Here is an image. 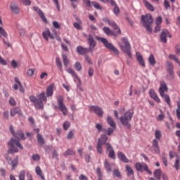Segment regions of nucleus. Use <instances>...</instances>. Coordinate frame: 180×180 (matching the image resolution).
<instances>
[{"instance_id": "obj_1", "label": "nucleus", "mask_w": 180, "mask_h": 180, "mask_svg": "<svg viewBox=\"0 0 180 180\" xmlns=\"http://www.w3.org/2000/svg\"><path fill=\"white\" fill-rule=\"evenodd\" d=\"M108 140H109V137L106 134H101V137L98 138L97 142V152L98 154H102L103 146H105L107 150L112 148V145L108 142Z\"/></svg>"}, {"instance_id": "obj_2", "label": "nucleus", "mask_w": 180, "mask_h": 180, "mask_svg": "<svg viewBox=\"0 0 180 180\" xmlns=\"http://www.w3.org/2000/svg\"><path fill=\"white\" fill-rule=\"evenodd\" d=\"M30 100L31 102H33L34 106L37 108V109H43V108H44L43 101H47V97H46L44 92H41L39 94L38 99L36 98L34 96H30Z\"/></svg>"}, {"instance_id": "obj_3", "label": "nucleus", "mask_w": 180, "mask_h": 180, "mask_svg": "<svg viewBox=\"0 0 180 180\" xmlns=\"http://www.w3.org/2000/svg\"><path fill=\"white\" fill-rule=\"evenodd\" d=\"M141 20L143 22V26L146 29L147 32L149 33H153V28H151V24L154 22V19L153 18V15L151 14L148 13L146 15H141Z\"/></svg>"}, {"instance_id": "obj_4", "label": "nucleus", "mask_w": 180, "mask_h": 180, "mask_svg": "<svg viewBox=\"0 0 180 180\" xmlns=\"http://www.w3.org/2000/svg\"><path fill=\"white\" fill-rule=\"evenodd\" d=\"M118 45L122 51L127 54L129 58H131V45H130L127 38H122V44L120 43Z\"/></svg>"}, {"instance_id": "obj_5", "label": "nucleus", "mask_w": 180, "mask_h": 180, "mask_svg": "<svg viewBox=\"0 0 180 180\" xmlns=\"http://www.w3.org/2000/svg\"><path fill=\"white\" fill-rule=\"evenodd\" d=\"M8 146H11L10 150H8V153L9 154H13L14 153H18L19 152V149L20 150H23V146H22V144H20V142H19V141L11 138V141L8 142Z\"/></svg>"}, {"instance_id": "obj_6", "label": "nucleus", "mask_w": 180, "mask_h": 180, "mask_svg": "<svg viewBox=\"0 0 180 180\" xmlns=\"http://www.w3.org/2000/svg\"><path fill=\"white\" fill-rule=\"evenodd\" d=\"M96 39L98 41H101V43H103V44L106 49H108L110 51H112V53H114L115 54H117V56H119V50H117V49L115 47L113 44H112L111 43H109V41H108L107 39L103 38L101 37H96Z\"/></svg>"}, {"instance_id": "obj_7", "label": "nucleus", "mask_w": 180, "mask_h": 180, "mask_svg": "<svg viewBox=\"0 0 180 180\" xmlns=\"http://www.w3.org/2000/svg\"><path fill=\"white\" fill-rule=\"evenodd\" d=\"M133 117V112L130 111H127L124 116L120 117V120L123 126H125L127 129H130L131 127V124H130V120H131Z\"/></svg>"}, {"instance_id": "obj_8", "label": "nucleus", "mask_w": 180, "mask_h": 180, "mask_svg": "<svg viewBox=\"0 0 180 180\" xmlns=\"http://www.w3.org/2000/svg\"><path fill=\"white\" fill-rule=\"evenodd\" d=\"M58 106L60 111L62 112L64 116H67V113H68V110L67 109V106L64 104V96H59L58 98Z\"/></svg>"}, {"instance_id": "obj_9", "label": "nucleus", "mask_w": 180, "mask_h": 180, "mask_svg": "<svg viewBox=\"0 0 180 180\" xmlns=\"http://www.w3.org/2000/svg\"><path fill=\"white\" fill-rule=\"evenodd\" d=\"M116 30L117 32H113L109 27H104L103 28V32L107 35V36H114V37H117L119 34H122V31L120 30V28L118 27V28H116Z\"/></svg>"}, {"instance_id": "obj_10", "label": "nucleus", "mask_w": 180, "mask_h": 180, "mask_svg": "<svg viewBox=\"0 0 180 180\" xmlns=\"http://www.w3.org/2000/svg\"><path fill=\"white\" fill-rule=\"evenodd\" d=\"M96 129H97L98 131H103V133H104L103 134H106L107 133V136H112L114 131L112 128H108V129L103 128V125L100 123L96 124Z\"/></svg>"}, {"instance_id": "obj_11", "label": "nucleus", "mask_w": 180, "mask_h": 180, "mask_svg": "<svg viewBox=\"0 0 180 180\" xmlns=\"http://www.w3.org/2000/svg\"><path fill=\"white\" fill-rule=\"evenodd\" d=\"M166 64V70L169 74L167 79H174V78H175V73L174 72V65L169 61H167Z\"/></svg>"}, {"instance_id": "obj_12", "label": "nucleus", "mask_w": 180, "mask_h": 180, "mask_svg": "<svg viewBox=\"0 0 180 180\" xmlns=\"http://www.w3.org/2000/svg\"><path fill=\"white\" fill-rule=\"evenodd\" d=\"M90 112H93L98 117H103V110H102V108L98 106V105H91L89 107Z\"/></svg>"}, {"instance_id": "obj_13", "label": "nucleus", "mask_w": 180, "mask_h": 180, "mask_svg": "<svg viewBox=\"0 0 180 180\" xmlns=\"http://www.w3.org/2000/svg\"><path fill=\"white\" fill-rule=\"evenodd\" d=\"M135 167L139 172H143V171H146V172L149 173L150 175L153 174L151 171L148 169V166L147 165V164L138 162L135 165Z\"/></svg>"}, {"instance_id": "obj_14", "label": "nucleus", "mask_w": 180, "mask_h": 180, "mask_svg": "<svg viewBox=\"0 0 180 180\" xmlns=\"http://www.w3.org/2000/svg\"><path fill=\"white\" fill-rule=\"evenodd\" d=\"M87 41L89 46V49H90L91 53H92L96 46V41H95V39H94V36H92V34L89 35Z\"/></svg>"}, {"instance_id": "obj_15", "label": "nucleus", "mask_w": 180, "mask_h": 180, "mask_svg": "<svg viewBox=\"0 0 180 180\" xmlns=\"http://www.w3.org/2000/svg\"><path fill=\"white\" fill-rule=\"evenodd\" d=\"M167 37L171 38V34L167 30H162L160 34V41H162V43H167Z\"/></svg>"}, {"instance_id": "obj_16", "label": "nucleus", "mask_w": 180, "mask_h": 180, "mask_svg": "<svg viewBox=\"0 0 180 180\" xmlns=\"http://www.w3.org/2000/svg\"><path fill=\"white\" fill-rule=\"evenodd\" d=\"M33 9L37 12L41 20H43L44 23H47V18H46V15H44V13H43V11L37 6H34Z\"/></svg>"}, {"instance_id": "obj_17", "label": "nucleus", "mask_w": 180, "mask_h": 180, "mask_svg": "<svg viewBox=\"0 0 180 180\" xmlns=\"http://www.w3.org/2000/svg\"><path fill=\"white\" fill-rule=\"evenodd\" d=\"M165 92H168V86H167V83L165 82H160V86L159 88V94L160 95L165 94Z\"/></svg>"}, {"instance_id": "obj_18", "label": "nucleus", "mask_w": 180, "mask_h": 180, "mask_svg": "<svg viewBox=\"0 0 180 180\" xmlns=\"http://www.w3.org/2000/svg\"><path fill=\"white\" fill-rule=\"evenodd\" d=\"M77 52L80 56H84V54H86V53H91V50L89 48H84L82 46H79L77 47Z\"/></svg>"}, {"instance_id": "obj_19", "label": "nucleus", "mask_w": 180, "mask_h": 180, "mask_svg": "<svg viewBox=\"0 0 180 180\" xmlns=\"http://www.w3.org/2000/svg\"><path fill=\"white\" fill-rule=\"evenodd\" d=\"M42 36L46 41H49V37H50L51 39H54V36L53 35V34H51V32H50V30H49L48 28H46V30L42 32Z\"/></svg>"}, {"instance_id": "obj_20", "label": "nucleus", "mask_w": 180, "mask_h": 180, "mask_svg": "<svg viewBox=\"0 0 180 180\" xmlns=\"http://www.w3.org/2000/svg\"><path fill=\"white\" fill-rule=\"evenodd\" d=\"M10 8L13 13H15V15H18L20 12L19 6H18L16 2H11L10 5Z\"/></svg>"}, {"instance_id": "obj_21", "label": "nucleus", "mask_w": 180, "mask_h": 180, "mask_svg": "<svg viewBox=\"0 0 180 180\" xmlns=\"http://www.w3.org/2000/svg\"><path fill=\"white\" fill-rule=\"evenodd\" d=\"M117 157L120 161L122 162H124L125 164H127L129 162V159H127V157H126V155H124L122 152H118L117 153Z\"/></svg>"}, {"instance_id": "obj_22", "label": "nucleus", "mask_w": 180, "mask_h": 180, "mask_svg": "<svg viewBox=\"0 0 180 180\" xmlns=\"http://www.w3.org/2000/svg\"><path fill=\"white\" fill-rule=\"evenodd\" d=\"M149 95L152 99H154L155 102H158L160 103L161 102V100H160V98H158V96H157V94L155 93V91L154 89H150L149 91Z\"/></svg>"}, {"instance_id": "obj_23", "label": "nucleus", "mask_w": 180, "mask_h": 180, "mask_svg": "<svg viewBox=\"0 0 180 180\" xmlns=\"http://www.w3.org/2000/svg\"><path fill=\"white\" fill-rule=\"evenodd\" d=\"M103 20L104 22H107V23H108V25L110 26H111V27H112V29H114V30H116V29H118L117 24H116V22H115L114 21H110V20H109V18H105L103 19Z\"/></svg>"}, {"instance_id": "obj_24", "label": "nucleus", "mask_w": 180, "mask_h": 180, "mask_svg": "<svg viewBox=\"0 0 180 180\" xmlns=\"http://www.w3.org/2000/svg\"><path fill=\"white\" fill-rule=\"evenodd\" d=\"M136 59L139 61V63L142 67H146V63L144 62V59L143 58V56H141V53L137 52L136 53Z\"/></svg>"}, {"instance_id": "obj_25", "label": "nucleus", "mask_w": 180, "mask_h": 180, "mask_svg": "<svg viewBox=\"0 0 180 180\" xmlns=\"http://www.w3.org/2000/svg\"><path fill=\"white\" fill-rule=\"evenodd\" d=\"M125 169L127 171V176H134V170H133V168L131 166L127 165L125 166Z\"/></svg>"}, {"instance_id": "obj_26", "label": "nucleus", "mask_w": 180, "mask_h": 180, "mask_svg": "<svg viewBox=\"0 0 180 180\" xmlns=\"http://www.w3.org/2000/svg\"><path fill=\"white\" fill-rule=\"evenodd\" d=\"M152 146L156 154H160V146H158V141L157 139H153Z\"/></svg>"}, {"instance_id": "obj_27", "label": "nucleus", "mask_w": 180, "mask_h": 180, "mask_svg": "<svg viewBox=\"0 0 180 180\" xmlns=\"http://www.w3.org/2000/svg\"><path fill=\"white\" fill-rule=\"evenodd\" d=\"M107 123L112 127V129L114 130V129H116V123H115V121L113 120V118H112L111 116H108L107 118Z\"/></svg>"}, {"instance_id": "obj_28", "label": "nucleus", "mask_w": 180, "mask_h": 180, "mask_svg": "<svg viewBox=\"0 0 180 180\" xmlns=\"http://www.w3.org/2000/svg\"><path fill=\"white\" fill-rule=\"evenodd\" d=\"M35 171H36L37 175L40 176L42 180H46V178L44 177V174H43V171H41V169L40 168V167L37 166L35 168Z\"/></svg>"}, {"instance_id": "obj_29", "label": "nucleus", "mask_w": 180, "mask_h": 180, "mask_svg": "<svg viewBox=\"0 0 180 180\" xmlns=\"http://www.w3.org/2000/svg\"><path fill=\"white\" fill-rule=\"evenodd\" d=\"M14 137H16L17 139H22V140H25V134L23 131L20 129L18 130L16 133L14 135Z\"/></svg>"}, {"instance_id": "obj_30", "label": "nucleus", "mask_w": 180, "mask_h": 180, "mask_svg": "<svg viewBox=\"0 0 180 180\" xmlns=\"http://www.w3.org/2000/svg\"><path fill=\"white\" fill-rule=\"evenodd\" d=\"M53 89H54V85L51 84V85H49V86L46 89L47 96H53Z\"/></svg>"}, {"instance_id": "obj_31", "label": "nucleus", "mask_w": 180, "mask_h": 180, "mask_svg": "<svg viewBox=\"0 0 180 180\" xmlns=\"http://www.w3.org/2000/svg\"><path fill=\"white\" fill-rule=\"evenodd\" d=\"M37 139V142L39 144V146H44L46 142L44 141V138H43V136H41V134H38Z\"/></svg>"}, {"instance_id": "obj_32", "label": "nucleus", "mask_w": 180, "mask_h": 180, "mask_svg": "<svg viewBox=\"0 0 180 180\" xmlns=\"http://www.w3.org/2000/svg\"><path fill=\"white\" fill-rule=\"evenodd\" d=\"M62 58H63V64H64L65 67H66V68H67V67H68V64H70V60H68L67 54L63 53Z\"/></svg>"}, {"instance_id": "obj_33", "label": "nucleus", "mask_w": 180, "mask_h": 180, "mask_svg": "<svg viewBox=\"0 0 180 180\" xmlns=\"http://www.w3.org/2000/svg\"><path fill=\"white\" fill-rule=\"evenodd\" d=\"M149 64L152 65V67H154L155 65L156 61L155 58H154V55L150 54L148 58Z\"/></svg>"}, {"instance_id": "obj_34", "label": "nucleus", "mask_w": 180, "mask_h": 180, "mask_svg": "<svg viewBox=\"0 0 180 180\" xmlns=\"http://www.w3.org/2000/svg\"><path fill=\"white\" fill-rule=\"evenodd\" d=\"M143 3L145 6L147 7V9L151 11V12H154V6L151 4H150L147 0H143Z\"/></svg>"}, {"instance_id": "obj_35", "label": "nucleus", "mask_w": 180, "mask_h": 180, "mask_svg": "<svg viewBox=\"0 0 180 180\" xmlns=\"http://www.w3.org/2000/svg\"><path fill=\"white\" fill-rule=\"evenodd\" d=\"M14 80H15V82H16V84H18V85L19 86L20 91L25 92V88L22 86V83L19 80V78L15 77Z\"/></svg>"}, {"instance_id": "obj_36", "label": "nucleus", "mask_w": 180, "mask_h": 180, "mask_svg": "<svg viewBox=\"0 0 180 180\" xmlns=\"http://www.w3.org/2000/svg\"><path fill=\"white\" fill-rule=\"evenodd\" d=\"M154 176L156 179L160 180L161 179V169H157L154 172Z\"/></svg>"}, {"instance_id": "obj_37", "label": "nucleus", "mask_w": 180, "mask_h": 180, "mask_svg": "<svg viewBox=\"0 0 180 180\" xmlns=\"http://www.w3.org/2000/svg\"><path fill=\"white\" fill-rule=\"evenodd\" d=\"M160 96H162V98H164L165 102L167 103V105H171V98H169V96H168V94H163V95H160Z\"/></svg>"}, {"instance_id": "obj_38", "label": "nucleus", "mask_w": 180, "mask_h": 180, "mask_svg": "<svg viewBox=\"0 0 180 180\" xmlns=\"http://www.w3.org/2000/svg\"><path fill=\"white\" fill-rule=\"evenodd\" d=\"M20 113V108H12L11 110V116L13 117L15 115H18Z\"/></svg>"}, {"instance_id": "obj_39", "label": "nucleus", "mask_w": 180, "mask_h": 180, "mask_svg": "<svg viewBox=\"0 0 180 180\" xmlns=\"http://www.w3.org/2000/svg\"><path fill=\"white\" fill-rule=\"evenodd\" d=\"M104 167H105V169H106L108 172H112V167H110V163H109V162L108 161V160H105Z\"/></svg>"}, {"instance_id": "obj_40", "label": "nucleus", "mask_w": 180, "mask_h": 180, "mask_svg": "<svg viewBox=\"0 0 180 180\" xmlns=\"http://www.w3.org/2000/svg\"><path fill=\"white\" fill-rule=\"evenodd\" d=\"M10 165H11V167H13L12 169H13V168H15V167H16V165H18V158H15L13 160H12V159L10 158V162H8Z\"/></svg>"}, {"instance_id": "obj_41", "label": "nucleus", "mask_w": 180, "mask_h": 180, "mask_svg": "<svg viewBox=\"0 0 180 180\" xmlns=\"http://www.w3.org/2000/svg\"><path fill=\"white\" fill-rule=\"evenodd\" d=\"M56 60V65L58 70H60V71H63V64L61 63V60H60V58L58 57H57Z\"/></svg>"}, {"instance_id": "obj_42", "label": "nucleus", "mask_w": 180, "mask_h": 180, "mask_svg": "<svg viewBox=\"0 0 180 180\" xmlns=\"http://www.w3.org/2000/svg\"><path fill=\"white\" fill-rule=\"evenodd\" d=\"M107 151H108V157L110 158H112V160H115V150H113V148L111 146V148Z\"/></svg>"}, {"instance_id": "obj_43", "label": "nucleus", "mask_w": 180, "mask_h": 180, "mask_svg": "<svg viewBox=\"0 0 180 180\" xmlns=\"http://www.w3.org/2000/svg\"><path fill=\"white\" fill-rule=\"evenodd\" d=\"M91 6H94L96 9L102 11V6H101V5L96 1H92Z\"/></svg>"}, {"instance_id": "obj_44", "label": "nucleus", "mask_w": 180, "mask_h": 180, "mask_svg": "<svg viewBox=\"0 0 180 180\" xmlns=\"http://www.w3.org/2000/svg\"><path fill=\"white\" fill-rule=\"evenodd\" d=\"M75 153L73 150L68 149L63 154L65 157H68V155H74Z\"/></svg>"}, {"instance_id": "obj_45", "label": "nucleus", "mask_w": 180, "mask_h": 180, "mask_svg": "<svg viewBox=\"0 0 180 180\" xmlns=\"http://www.w3.org/2000/svg\"><path fill=\"white\" fill-rule=\"evenodd\" d=\"M155 137L157 139V140H160L161 137H162V134L161 133V131L156 130L155 133Z\"/></svg>"}, {"instance_id": "obj_46", "label": "nucleus", "mask_w": 180, "mask_h": 180, "mask_svg": "<svg viewBox=\"0 0 180 180\" xmlns=\"http://www.w3.org/2000/svg\"><path fill=\"white\" fill-rule=\"evenodd\" d=\"M113 175H115V176H117V178L122 179V174L120 173V171L118 170V169H114Z\"/></svg>"}, {"instance_id": "obj_47", "label": "nucleus", "mask_w": 180, "mask_h": 180, "mask_svg": "<svg viewBox=\"0 0 180 180\" xmlns=\"http://www.w3.org/2000/svg\"><path fill=\"white\" fill-rule=\"evenodd\" d=\"M75 70H76V71H81V70H82V65H81V63L79 62L75 63Z\"/></svg>"}, {"instance_id": "obj_48", "label": "nucleus", "mask_w": 180, "mask_h": 180, "mask_svg": "<svg viewBox=\"0 0 180 180\" xmlns=\"http://www.w3.org/2000/svg\"><path fill=\"white\" fill-rule=\"evenodd\" d=\"M0 34H1V36L5 37L6 39H8V33H6V32L2 27H0Z\"/></svg>"}, {"instance_id": "obj_49", "label": "nucleus", "mask_w": 180, "mask_h": 180, "mask_svg": "<svg viewBox=\"0 0 180 180\" xmlns=\"http://www.w3.org/2000/svg\"><path fill=\"white\" fill-rule=\"evenodd\" d=\"M169 58L171 60H174V61H176L177 63V64H179V65L180 66L179 59H178V57H176V56H175V55H169Z\"/></svg>"}, {"instance_id": "obj_50", "label": "nucleus", "mask_w": 180, "mask_h": 180, "mask_svg": "<svg viewBox=\"0 0 180 180\" xmlns=\"http://www.w3.org/2000/svg\"><path fill=\"white\" fill-rule=\"evenodd\" d=\"M68 72H69V74H71V75H72V77H75V78H78V75H77V73L75 72V71H74V70L71 68H68Z\"/></svg>"}, {"instance_id": "obj_51", "label": "nucleus", "mask_w": 180, "mask_h": 180, "mask_svg": "<svg viewBox=\"0 0 180 180\" xmlns=\"http://www.w3.org/2000/svg\"><path fill=\"white\" fill-rule=\"evenodd\" d=\"M68 140H72L74 139V131H70L67 135Z\"/></svg>"}, {"instance_id": "obj_52", "label": "nucleus", "mask_w": 180, "mask_h": 180, "mask_svg": "<svg viewBox=\"0 0 180 180\" xmlns=\"http://www.w3.org/2000/svg\"><path fill=\"white\" fill-rule=\"evenodd\" d=\"M113 12L116 16H119V13H120V8H119V6H116L114 7Z\"/></svg>"}, {"instance_id": "obj_53", "label": "nucleus", "mask_w": 180, "mask_h": 180, "mask_svg": "<svg viewBox=\"0 0 180 180\" xmlns=\"http://www.w3.org/2000/svg\"><path fill=\"white\" fill-rule=\"evenodd\" d=\"M25 175L26 172L25 171H21L19 174V180H25Z\"/></svg>"}, {"instance_id": "obj_54", "label": "nucleus", "mask_w": 180, "mask_h": 180, "mask_svg": "<svg viewBox=\"0 0 180 180\" xmlns=\"http://www.w3.org/2000/svg\"><path fill=\"white\" fill-rule=\"evenodd\" d=\"M33 74H34V69H28L27 71V75H28L29 77H33Z\"/></svg>"}, {"instance_id": "obj_55", "label": "nucleus", "mask_w": 180, "mask_h": 180, "mask_svg": "<svg viewBox=\"0 0 180 180\" xmlns=\"http://www.w3.org/2000/svg\"><path fill=\"white\" fill-rule=\"evenodd\" d=\"M70 126H71V124H70L68 121L65 122L63 123L64 130H68V129H70Z\"/></svg>"}, {"instance_id": "obj_56", "label": "nucleus", "mask_w": 180, "mask_h": 180, "mask_svg": "<svg viewBox=\"0 0 180 180\" xmlns=\"http://www.w3.org/2000/svg\"><path fill=\"white\" fill-rule=\"evenodd\" d=\"M73 26L75 27V29H77V30H81L82 29V27L79 22H74Z\"/></svg>"}, {"instance_id": "obj_57", "label": "nucleus", "mask_w": 180, "mask_h": 180, "mask_svg": "<svg viewBox=\"0 0 180 180\" xmlns=\"http://www.w3.org/2000/svg\"><path fill=\"white\" fill-rule=\"evenodd\" d=\"M160 114L158 115V120H164V117H165V116L164 115V112H162V110H160Z\"/></svg>"}, {"instance_id": "obj_58", "label": "nucleus", "mask_w": 180, "mask_h": 180, "mask_svg": "<svg viewBox=\"0 0 180 180\" xmlns=\"http://www.w3.org/2000/svg\"><path fill=\"white\" fill-rule=\"evenodd\" d=\"M9 103L12 106L16 105V101H15V98H13V97H10Z\"/></svg>"}, {"instance_id": "obj_59", "label": "nucleus", "mask_w": 180, "mask_h": 180, "mask_svg": "<svg viewBox=\"0 0 180 180\" xmlns=\"http://www.w3.org/2000/svg\"><path fill=\"white\" fill-rule=\"evenodd\" d=\"M52 158H56V160H58V153H57V150H53L52 152Z\"/></svg>"}, {"instance_id": "obj_60", "label": "nucleus", "mask_w": 180, "mask_h": 180, "mask_svg": "<svg viewBox=\"0 0 180 180\" xmlns=\"http://www.w3.org/2000/svg\"><path fill=\"white\" fill-rule=\"evenodd\" d=\"M164 6L165 9H171V6H169V2L167 0H165Z\"/></svg>"}, {"instance_id": "obj_61", "label": "nucleus", "mask_w": 180, "mask_h": 180, "mask_svg": "<svg viewBox=\"0 0 180 180\" xmlns=\"http://www.w3.org/2000/svg\"><path fill=\"white\" fill-rule=\"evenodd\" d=\"M20 1L23 5H32V1L30 0H20Z\"/></svg>"}, {"instance_id": "obj_62", "label": "nucleus", "mask_w": 180, "mask_h": 180, "mask_svg": "<svg viewBox=\"0 0 180 180\" xmlns=\"http://www.w3.org/2000/svg\"><path fill=\"white\" fill-rule=\"evenodd\" d=\"M53 27H55V29H60V27H61V26L59 25L58 22H57V21L53 22Z\"/></svg>"}, {"instance_id": "obj_63", "label": "nucleus", "mask_w": 180, "mask_h": 180, "mask_svg": "<svg viewBox=\"0 0 180 180\" xmlns=\"http://www.w3.org/2000/svg\"><path fill=\"white\" fill-rule=\"evenodd\" d=\"M32 160L34 161H39V160H40V155H37V154L33 155H32Z\"/></svg>"}, {"instance_id": "obj_64", "label": "nucleus", "mask_w": 180, "mask_h": 180, "mask_svg": "<svg viewBox=\"0 0 180 180\" xmlns=\"http://www.w3.org/2000/svg\"><path fill=\"white\" fill-rule=\"evenodd\" d=\"M175 49H176V51H175L176 54L179 55V53H180V44L176 45Z\"/></svg>"}]
</instances>
